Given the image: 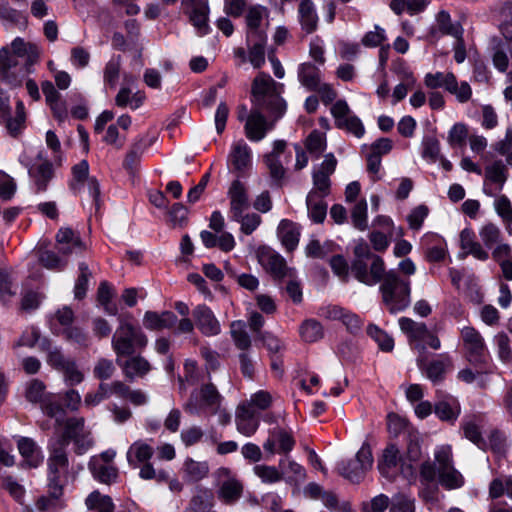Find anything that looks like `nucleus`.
I'll return each mask as SVG.
<instances>
[{
  "label": "nucleus",
  "mask_w": 512,
  "mask_h": 512,
  "mask_svg": "<svg viewBox=\"0 0 512 512\" xmlns=\"http://www.w3.org/2000/svg\"><path fill=\"white\" fill-rule=\"evenodd\" d=\"M299 226L288 219H282L277 227V236L287 251H293L300 239Z\"/></svg>",
  "instance_id": "obj_27"
},
{
  "label": "nucleus",
  "mask_w": 512,
  "mask_h": 512,
  "mask_svg": "<svg viewBox=\"0 0 512 512\" xmlns=\"http://www.w3.org/2000/svg\"><path fill=\"white\" fill-rule=\"evenodd\" d=\"M360 194H346V201L352 203L351 219L355 228L364 231L368 227L367 202L359 198Z\"/></svg>",
  "instance_id": "obj_32"
},
{
  "label": "nucleus",
  "mask_w": 512,
  "mask_h": 512,
  "mask_svg": "<svg viewBox=\"0 0 512 512\" xmlns=\"http://www.w3.org/2000/svg\"><path fill=\"white\" fill-rule=\"evenodd\" d=\"M264 107L252 106L244 126L246 137L252 142L261 141L268 131V121Z\"/></svg>",
  "instance_id": "obj_18"
},
{
  "label": "nucleus",
  "mask_w": 512,
  "mask_h": 512,
  "mask_svg": "<svg viewBox=\"0 0 512 512\" xmlns=\"http://www.w3.org/2000/svg\"><path fill=\"white\" fill-rule=\"evenodd\" d=\"M508 177L507 167L501 160L494 161L485 168V183L495 184L501 190Z\"/></svg>",
  "instance_id": "obj_41"
},
{
  "label": "nucleus",
  "mask_w": 512,
  "mask_h": 512,
  "mask_svg": "<svg viewBox=\"0 0 512 512\" xmlns=\"http://www.w3.org/2000/svg\"><path fill=\"white\" fill-rule=\"evenodd\" d=\"M151 146V142L147 145L141 146L140 143H133L131 149L127 152L123 160V168L132 176L133 182L135 181L134 170L140 161L141 153Z\"/></svg>",
  "instance_id": "obj_54"
},
{
  "label": "nucleus",
  "mask_w": 512,
  "mask_h": 512,
  "mask_svg": "<svg viewBox=\"0 0 512 512\" xmlns=\"http://www.w3.org/2000/svg\"><path fill=\"white\" fill-rule=\"evenodd\" d=\"M479 236L483 245L487 249H492L501 242L502 233L498 226L487 223L480 228Z\"/></svg>",
  "instance_id": "obj_55"
},
{
  "label": "nucleus",
  "mask_w": 512,
  "mask_h": 512,
  "mask_svg": "<svg viewBox=\"0 0 512 512\" xmlns=\"http://www.w3.org/2000/svg\"><path fill=\"white\" fill-rule=\"evenodd\" d=\"M295 444L296 441L290 429L276 426L269 430L263 449L271 456L275 454L287 456L294 449Z\"/></svg>",
  "instance_id": "obj_13"
},
{
  "label": "nucleus",
  "mask_w": 512,
  "mask_h": 512,
  "mask_svg": "<svg viewBox=\"0 0 512 512\" xmlns=\"http://www.w3.org/2000/svg\"><path fill=\"white\" fill-rule=\"evenodd\" d=\"M435 404V414L443 421L454 422L460 414V404L452 395L439 394Z\"/></svg>",
  "instance_id": "obj_29"
},
{
  "label": "nucleus",
  "mask_w": 512,
  "mask_h": 512,
  "mask_svg": "<svg viewBox=\"0 0 512 512\" xmlns=\"http://www.w3.org/2000/svg\"><path fill=\"white\" fill-rule=\"evenodd\" d=\"M55 427L56 437L66 447L70 440L75 443V451L81 455L87 452L93 442L92 439L85 435L83 432L84 419L83 418H64V421L60 425H53Z\"/></svg>",
  "instance_id": "obj_8"
},
{
  "label": "nucleus",
  "mask_w": 512,
  "mask_h": 512,
  "mask_svg": "<svg viewBox=\"0 0 512 512\" xmlns=\"http://www.w3.org/2000/svg\"><path fill=\"white\" fill-rule=\"evenodd\" d=\"M19 453L28 467L36 468L42 464L44 456L35 441L28 437H20L17 441Z\"/></svg>",
  "instance_id": "obj_26"
},
{
  "label": "nucleus",
  "mask_w": 512,
  "mask_h": 512,
  "mask_svg": "<svg viewBox=\"0 0 512 512\" xmlns=\"http://www.w3.org/2000/svg\"><path fill=\"white\" fill-rule=\"evenodd\" d=\"M417 366L427 379L437 384L442 382L446 373L452 370L453 363L448 353L438 354L436 358L429 362L420 354L417 358Z\"/></svg>",
  "instance_id": "obj_15"
},
{
  "label": "nucleus",
  "mask_w": 512,
  "mask_h": 512,
  "mask_svg": "<svg viewBox=\"0 0 512 512\" xmlns=\"http://www.w3.org/2000/svg\"><path fill=\"white\" fill-rule=\"evenodd\" d=\"M27 113L23 101L18 100L15 107V116H12V109L7 115L0 116V123L6 128L12 138H19L26 129Z\"/></svg>",
  "instance_id": "obj_21"
},
{
  "label": "nucleus",
  "mask_w": 512,
  "mask_h": 512,
  "mask_svg": "<svg viewBox=\"0 0 512 512\" xmlns=\"http://www.w3.org/2000/svg\"><path fill=\"white\" fill-rule=\"evenodd\" d=\"M434 459L435 463L434 466L436 468V472L453 466V455H452V448L448 444L439 445L434 450Z\"/></svg>",
  "instance_id": "obj_61"
},
{
  "label": "nucleus",
  "mask_w": 512,
  "mask_h": 512,
  "mask_svg": "<svg viewBox=\"0 0 512 512\" xmlns=\"http://www.w3.org/2000/svg\"><path fill=\"white\" fill-rule=\"evenodd\" d=\"M469 132L466 124L457 122L449 130L448 143L452 148H464L467 144Z\"/></svg>",
  "instance_id": "obj_53"
},
{
  "label": "nucleus",
  "mask_w": 512,
  "mask_h": 512,
  "mask_svg": "<svg viewBox=\"0 0 512 512\" xmlns=\"http://www.w3.org/2000/svg\"><path fill=\"white\" fill-rule=\"evenodd\" d=\"M284 90L283 83L275 81L269 73L260 71L251 83L250 102L252 106L264 107L273 121H279L287 111V102L282 97Z\"/></svg>",
  "instance_id": "obj_1"
},
{
  "label": "nucleus",
  "mask_w": 512,
  "mask_h": 512,
  "mask_svg": "<svg viewBox=\"0 0 512 512\" xmlns=\"http://www.w3.org/2000/svg\"><path fill=\"white\" fill-rule=\"evenodd\" d=\"M257 258L261 266L274 278L285 279L294 276V269L289 268L284 258L270 247H259Z\"/></svg>",
  "instance_id": "obj_14"
},
{
  "label": "nucleus",
  "mask_w": 512,
  "mask_h": 512,
  "mask_svg": "<svg viewBox=\"0 0 512 512\" xmlns=\"http://www.w3.org/2000/svg\"><path fill=\"white\" fill-rule=\"evenodd\" d=\"M230 333L237 348L247 350L250 347V336L246 331V324L243 321H233L231 323Z\"/></svg>",
  "instance_id": "obj_56"
},
{
  "label": "nucleus",
  "mask_w": 512,
  "mask_h": 512,
  "mask_svg": "<svg viewBox=\"0 0 512 512\" xmlns=\"http://www.w3.org/2000/svg\"><path fill=\"white\" fill-rule=\"evenodd\" d=\"M350 269L355 279L367 286L381 284L387 272L384 260L378 255L371 256L366 262L353 261Z\"/></svg>",
  "instance_id": "obj_11"
},
{
  "label": "nucleus",
  "mask_w": 512,
  "mask_h": 512,
  "mask_svg": "<svg viewBox=\"0 0 512 512\" xmlns=\"http://www.w3.org/2000/svg\"><path fill=\"white\" fill-rule=\"evenodd\" d=\"M89 469L93 477L101 483L110 484L118 477V469L114 465L102 463L97 457L91 458Z\"/></svg>",
  "instance_id": "obj_36"
},
{
  "label": "nucleus",
  "mask_w": 512,
  "mask_h": 512,
  "mask_svg": "<svg viewBox=\"0 0 512 512\" xmlns=\"http://www.w3.org/2000/svg\"><path fill=\"white\" fill-rule=\"evenodd\" d=\"M183 478L188 483H196L206 478L209 473L207 461H196L192 458H186L183 467Z\"/></svg>",
  "instance_id": "obj_35"
},
{
  "label": "nucleus",
  "mask_w": 512,
  "mask_h": 512,
  "mask_svg": "<svg viewBox=\"0 0 512 512\" xmlns=\"http://www.w3.org/2000/svg\"><path fill=\"white\" fill-rule=\"evenodd\" d=\"M252 159V150L243 139L232 144L227 157V168L235 179L227 192H247L246 180L252 172Z\"/></svg>",
  "instance_id": "obj_4"
},
{
  "label": "nucleus",
  "mask_w": 512,
  "mask_h": 512,
  "mask_svg": "<svg viewBox=\"0 0 512 512\" xmlns=\"http://www.w3.org/2000/svg\"><path fill=\"white\" fill-rule=\"evenodd\" d=\"M25 397L31 403H39L44 415L54 421L53 425H60L64 421L65 410L56 400L46 395L42 381L38 379L29 381L26 385Z\"/></svg>",
  "instance_id": "obj_6"
},
{
  "label": "nucleus",
  "mask_w": 512,
  "mask_h": 512,
  "mask_svg": "<svg viewBox=\"0 0 512 512\" xmlns=\"http://www.w3.org/2000/svg\"><path fill=\"white\" fill-rule=\"evenodd\" d=\"M420 246L430 262L442 261L447 254L445 240L436 233H426L420 240Z\"/></svg>",
  "instance_id": "obj_22"
},
{
  "label": "nucleus",
  "mask_w": 512,
  "mask_h": 512,
  "mask_svg": "<svg viewBox=\"0 0 512 512\" xmlns=\"http://www.w3.org/2000/svg\"><path fill=\"white\" fill-rule=\"evenodd\" d=\"M242 491V484L238 480L231 478L222 483L218 496L226 504H232L241 497Z\"/></svg>",
  "instance_id": "obj_45"
},
{
  "label": "nucleus",
  "mask_w": 512,
  "mask_h": 512,
  "mask_svg": "<svg viewBox=\"0 0 512 512\" xmlns=\"http://www.w3.org/2000/svg\"><path fill=\"white\" fill-rule=\"evenodd\" d=\"M223 397L213 384L203 385L199 390L192 392L184 406L191 415H219V421L226 424L230 421V415L222 409Z\"/></svg>",
  "instance_id": "obj_3"
},
{
  "label": "nucleus",
  "mask_w": 512,
  "mask_h": 512,
  "mask_svg": "<svg viewBox=\"0 0 512 512\" xmlns=\"http://www.w3.org/2000/svg\"><path fill=\"white\" fill-rule=\"evenodd\" d=\"M298 80L308 90L317 89L321 83V71L312 62H304L298 66Z\"/></svg>",
  "instance_id": "obj_38"
},
{
  "label": "nucleus",
  "mask_w": 512,
  "mask_h": 512,
  "mask_svg": "<svg viewBox=\"0 0 512 512\" xmlns=\"http://www.w3.org/2000/svg\"><path fill=\"white\" fill-rule=\"evenodd\" d=\"M253 472L265 484L278 483L283 479L279 466L257 464L253 467Z\"/></svg>",
  "instance_id": "obj_49"
},
{
  "label": "nucleus",
  "mask_w": 512,
  "mask_h": 512,
  "mask_svg": "<svg viewBox=\"0 0 512 512\" xmlns=\"http://www.w3.org/2000/svg\"><path fill=\"white\" fill-rule=\"evenodd\" d=\"M300 335L306 342H316L323 337V327L318 321L308 319L300 326Z\"/></svg>",
  "instance_id": "obj_59"
},
{
  "label": "nucleus",
  "mask_w": 512,
  "mask_h": 512,
  "mask_svg": "<svg viewBox=\"0 0 512 512\" xmlns=\"http://www.w3.org/2000/svg\"><path fill=\"white\" fill-rule=\"evenodd\" d=\"M306 205L309 217L316 223L324 221L327 213V205L321 194H307Z\"/></svg>",
  "instance_id": "obj_43"
},
{
  "label": "nucleus",
  "mask_w": 512,
  "mask_h": 512,
  "mask_svg": "<svg viewBox=\"0 0 512 512\" xmlns=\"http://www.w3.org/2000/svg\"><path fill=\"white\" fill-rule=\"evenodd\" d=\"M339 246L333 241L327 240L321 243L317 239H311L306 246V254L312 258L324 259L330 254L335 253Z\"/></svg>",
  "instance_id": "obj_40"
},
{
  "label": "nucleus",
  "mask_w": 512,
  "mask_h": 512,
  "mask_svg": "<svg viewBox=\"0 0 512 512\" xmlns=\"http://www.w3.org/2000/svg\"><path fill=\"white\" fill-rule=\"evenodd\" d=\"M86 505L89 510H96L97 512H113L114 510L112 499L98 491L89 494L86 498Z\"/></svg>",
  "instance_id": "obj_50"
},
{
  "label": "nucleus",
  "mask_w": 512,
  "mask_h": 512,
  "mask_svg": "<svg viewBox=\"0 0 512 512\" xmlns=\"http://www.w3.org/2000/svg\"><path fill=\"white\" fill-rule=\"evenodd\" d=\"M280 472L283 473V479L288 484H299L306 479L305 468L295 460L285 457L279 460Z\"/></svg>",
  "instance_id": "obj_30"
},
{
  "label": "nucleus",
  "mask_w": 512,
  "mask_h": 512,
  "mask_svg": "<svg viewBox=\"0 0 512 512\" xmlns=\"http://www.w3.org/2000/svg\"><path fill=\"white\" fill-rule=\"evenodd\" d=\"M436 21L438 28L443 35H449L456 38H461L462 27L460 24H453L449 12L441 10L438 12Z\"/></svg>",
  "instance_id": "obj_51"
},
{
  "label": "nucleus",
  "mask_w": 512,
  "mask_h": 512,
  "mask_svg": "<svg viewBox=\"0 0 512 512\" xmlns=\"http://www.w3.org/2000/svg\"><path fill=\"white\" fill-rule=\"evenodd\" d=\"M401 331L408 337L410 343H415L414 348L423 354L425 345L423 342L427 339L428 328L425 323L414 321L408 317H401L398 320Z\"/></svg>",
  "instance_id": "obj_19"
},
{
  "label": "nucleus",
  "mask_w": 512,
  "mask_h": 512,
  "mask_svg": "<svg viewBox=\"0 0 512 512\" xmlns=\"http://www.w3.org/2000/svg\"><path fill=\"white\" fill-rule=\"evenodd\" d=\"M151 369L149 362L141 356L131 357L123 364V372L129 379L145 376Z\"/></svg>",
  "instance_id": "obj_42"
},
{
  "label": "nucleus",
  "mask_w": 512,
  "mask_h": 512,
  "mask_svg": "<svg viewBox=\"0 0 512 512\" xmlns=\"http://www.w3.org/2000/svg\"><path fill=\"white\" fill-rule=\"evenodd\" d=\"M305 147L315 157H320L327 148L326 136L317 129L310 132L305 140Z\"/></svg>",
  "instance_id": "obj_48"
},
{
  "label": "nucleus",
  "mask_w": 512,
  "mask_h": 512,
  "mask_svg": "<svg viewBox=\"0 0 512 512\" xmlns=\"http://www.w3.org/2000/svg\"><path fill=\"white\" fill-rule=\"evenodd\" d=\"M389 512H415V499L406 493H398L392 497Z\"/></svg>",
  "instance_id": "obj_62"
},
{
  "label": "nucleus",
  "mask_w": 512,
  "mask_h": 512,
  "mask_svg": "<svg viewBox=\"0 0 512 512\" xmlns=\"http://www.w3.org/2000/svg\"><path fill=\"white\" fill-rule=\"evenodd\" d=\"M461 338L468 353L470 362H485L487 357V348L481 334L471 326H465L461 329Z\"/></svg>",
  "instance_id": "obj_17"
},
{
  "label": "nucleus",
  "mask_w": 512,
  "mask_h": 512,
  "mask_svg": "<svg viewBox=\"0 0 512 512\" xmlns=\"http://www.w3.org/2000/svg\"><path fill=\"white\" fill-rule=\"evenodd\" d=\"M40 349L47 352L48 364L59 371H61L70 361V359L65 358L60 349L56 346H53L51 341L47 338H44L41 341Z\"/></svg>",
  "instance_id": "obj_46"
},
{
  "label": "nucleus",
  "mask_w": 512,
  "mask_h": 512,
  "mask_svg": "<svg viewBox=\"0 0 512 512\" xmlns=\"http://www.w3.org/2000/svg\"><path fill=\"white\" fill-rule=\"evenodd\" d=\"M148 339L143 331L132 325L129 317H120L119 326L112 337V348L118 356H128L143 349Z\"/></svg>",
  "instance_id": "obj_5"
},
{
  "label": "nucleus",
  "mask_w": 512,
  "mask_h": 512,
  "mask_svg": "<svg viewBox=\"0 0 512 512\" xmlns=\"http://www.w3.org/2000/svg\"><path fill=\"white\" fill-rule=\"evenodd\" d=\"M28 174L35 184L37 191L44 192L48 188L49 182L55 176L53 163L49 160H44L41 163H33L28 168Z\"/></svg>",
  "instance_id": "obj_23"
},
{
  "label": "nucleus",
  "mask_w": 512,
  "mask_h": 512,
  "mask_svg": "<svg viewBox=\"0 0 512 512\" xmlns=\"http://www.w3.org/2000/svg\"><path fill=\"white\" fill-rule=\"evenodd\" d=\"M56 240L59 245V252L64 255L81 254L86 249V245L79 235L70 228L59 229Z\"/></svg>",
  "instance_id": "obj_24"
},
{
  "label": "nucleus",
  "mask_w": 512,
  "mask_h": 512,
  "mask_svg": "<svg viewBox=\"0 0 512 512\" xmlns=\"http://www.w3.org/2000/svg\"><path fill=\"white\" fill-rule=\"evenodd\" d=\"M503 495L512 499V475L496 477L489 484V497L491 499H498Z\"/></svg>",
  "instance_id": "obj_44"
},
{
  "label": "nucleus",
  "mask_w": 512,
  "mask_h": 512,
  "mask_svg": "<svg viewBox=\"0 0 512 512\" xmlns=\"http://www.w3.org/2000/svg\"><path fill=\"white\" fill-rule=\"evenodd\" d=\"M424 84L427 88L435 90L444 88L447 92H454L456 85V76L452 72L427 73L424 77Z\"/></svg>",
  "instance_id": "obj_37"
},
{
  "label": "nucleus",
  "mask_w": 512,
  "mask_h": 512,
  "mask_svg": "<svg viewBox=\"0 0 512 512\" xmlns=\"http://www.w3.org/2000/svg\"><path fill=\"white\" fill-rule=\"evenodd\" d=\"M436 478H438L440 485L448 490L459 489L465 483L463 475L454 465L436 472L434 464L430 461H425L420 468L421 482L426 484L434 483Z\"/></svg>",
  "instance_id": "obj_10"
},
{
  "label": "nucleus",
  "mask_w": 512,
  "mask_h": 512,
  "mask_svg": "<svg viewBox=\"0 0 512 512\" xmlns=\"http://www.w3.org/2000/svg\"><path fill=\"white\" fill-rule=\"evenodd\" d=\"M264 162L269 169L271 182L274 188L280 189L284 184L285 169L279 159L273 156H264Z\"/></svg>",
  "instance_id": "obj_52"
},
{
  "label": "nucleus",
  "mask_w": 512,
  "mask_h": 512,
  "mask_svg": "<svg viewBox=\"0 0 512 512\" xmlns=\"http://www.w3.org/2000/svg\"><path fill=\"white\" fill-rule=\"evenodd\" d=\"M177 323V316L171 311L157 313L147 311L143 317V325L148 330L170 329Z\"/></svg>",
  "instance_id": "obj_28"
},
{
  "label": "nucleus",
  "mask_w": 512,
  "mask_h": 512,
  "mask_svg": "<svg viewBox=\"0 0 512 512\" xmlns=\"http://www.w3.org/2000/svg\"><path fill=\"white\" fill-rule=\"evenodd\" d=\"M373 455L370 445L364 442L354 459L343 460L337 465L340 475L351 482L358 483L373 466Z\"/></svg>",
  "instance_id": "obj_9"
},
{
  "label": "nucleus",
  "mask_w": 512,
  "mask_h": 512,
  "mask_svg": "<svg viewBox=\"0 0 512 512\" xmlns=\"http://www.w3.org/2000/svg\"><path fill=\"white\" fill-rule=\"evenodd\" d=\"M195 325L205 336H216L221 326L213 311L206 305H198L192 311Z\"/></svg>",
  "instance_id": "obj_20"
},
{
  "label": "nucleus",
  "mask_w": 512,
  "mask_h": 512,
  "mask_svg": "<svg viewBox=\"0 0 512 512\" xmlns=\"http://www.w3.org/2000/svg\"><path fill=\"white\" fill-rule=\"evenodd\" d=\"M421 156L428 163H436L440 158V142L434 136H425L422 140Z\"/></svg>",
  "instance_id": "obj_57"
},
{
  "label": "nucleus",
  "mask_w": 512,
  "mask_h": 512,
  "mask_svg": "<svg viewBox=\"0 0 512 512\" xmlns=\"http://www.w3.org/2000/svg\"><path fill=\"white\" fill-rule=\"evenodd\" d=\"M154 454V449L151 445L143 440H137L129 447L126 453L128 464L137 468L140 464L148 462Z\"/></svg>",
  "instance_id": "obj_31"
},
{
  "label": "nucleus",
  "mask_w": 512,
  "mask_h": 512,
  "mask_svg": "<svg viewBox=\"0 0 512 512\" xmlns=\"http://www.w3.org/2000/svg\"><path fill=\"white\" fill-rule=\"evenodd\" d=\"M0 19L10 22L21 30L26 29L28 25V16L7 3L0 4Z\"/></svg>",
  "instance_id": "obj_47"
},
{
  "label": "nucleus",
  "mask_w": 512,
  "mask_h": 512,
  "mask_svg": "<svg viewBox=\"0 0 512 512\" xmlns=\"http://www.w3.org/2000/svg\"><path fill=\"white\" fill-rule=\"evenodd\" d=\"M367 334L375 340L379 345L380 349L389 352L394 347V340L385 331L381 330L376 325H369L367 328Z\"/></svg>",
  "instance_id": "obj_63"
},
{
  "label": "nucleus",
  "mask_w": 512,
  "mask_h": 512,
  "mask_svg": "<svg viewBox=\"0 0 512 512\" xmlns=\"http://www.w3.org/2000/svg\"><path fill=\"white\" fill-rule=\"evenodd\" d=\"M27 71L19 66L18 60L8 48L0 49V81L10 88L21 87Z\"/></svg>",
  "instance_id": "obj_12"
},
{
  "label": "nucleus",
  "mask_w": 512,
  "mask_h": 512,
  "mask_svg": "<svg viewBox=\"0 0 512 512\" xmlns=\"http://www.w3.org/2000/svg\"><path fill=\"white\" fill-rule=\"evenodd\" d=\"M184 13L188 15L189 22L196 29L198 36L203 37L211 32L209 25V6L207 1L182 0Z\"/></svg>",
  "instance_id": "obj_16"
},
{
  "label": "nucleus",
  "mask_w": 512,
  "mask_h": 512,
  "mask_svg": "<svg viewBox=\"0 0 512 512\" xmlns=\"http://www.w3.org/2000/svg\"><path fill=\"white\" fill-rule=\"evenodd\" d=\"M230 204V217L233 221H240L243 213L250 207L247 194H233Z\"/></svg>",
  "instance_id": "obj_64"
},
{
  "label": "nucleus",
  "mask_w": 512,
  "mask_h": 512,
  "mask_svg": "<svg viewBox=\"0 0 512 512\" xmlns=\"http://www.w3.org/2000/svg\"><path fill=\"white\" fill-rule=\"evenodd\" d=\"M399 460L400 456L398 448L395 445L387 446L378 462V469L380 473L387 478L393 477L396 473Z\"/></svg>",
  "instance_id": "obj_39"
},
{
  "label": "nucleus",
  "mask_w": 512,
  "mask_h": 512,
  "mask_svg": "<svg viewBox=\"0 0 512 512\" xmlns=\"http://www.w3.org/2000/svg\"><path fill=\"white\" fill-rule=\"evenodd\" d=\"M214 506V494L211 489L196 487L185 512H208Z\"/></svg>",
  "instance_id": "obj_33"
},
{
  "label": "nucleus",
  "mask_w": 512,
  "mask_h": 512,
  "mask_svg": "<svg viewBox=\"0 0 512 512\" xmlns=\"http://www.w3.org/2000/svg\"><path fill=\"white\" fill-rule=\"evenodd\" d=\"M464 436L477 445L479 448L485 446V441L482 437L480 426L476 418L467 419L462 424Z\"/></svg>",
  "instance_id": "obj_60"
},
{
  "label": "nucleus",
  "mask_w": 512,
  "mask_h": 512,
  "mask_svg": "<svg viewBox=\"0 0 512 512\" xmlns=\"http://www.w3.org/2000/svg\"><path fill=\"white\" fill-rule=\"evenodd\" d=\"M379 292L385 309L391 314L400 313L411 304V280L402 277L396 269L386 272Z\"/></svg>",
  "instance_id": "obj_2"
},
{
  "label": "nucleus",
  "mask_w": 512,
  "mask_h": 512,
  "mask_svg": "<svg viewBox=\"0 0 512 512\" xmlns=\"http://www.w3.org/2000/svg\"><path fill=\"white\" fill-rule=\"evenodd\" d=\"M298 14L301 27L307 34L317 30L319 18L312 0H301Z\"/></svg>",
  "instance_id": "obj_34"
},
{
  "label": "nucleus",
  "mask_w": 512,
  "mask_h": 512,
  "mask_svg": "<svg viewBox=\"0 0 512 512\" xmlns=\"http://www.w3.org/2000/svg\"><path fill=\"white\" fill-rule=\"evenodd\" d=\"M51 454L48 459V481L49 493L59 499L62 495L63 484L61 477L67 470L68 458L65 453V446L59 439L50 443Z\"/></svg>",
  "instance_id": "obj_7"
},
{
  "label": "nucleus",
  "mask_w": 512,
  "mask_h": 512,
  "mask_svg": "<svg viewBox=\"0 0 512 512\" xmlns=\"http://www.w3.org/2000/svg\"><path fill=\"white\" fill-rule=\"evenodd\" d=\"M236 426L239 433L246 437L255 434L259 427V418L254 409L248 405H239L236 412Z\"/></svg>",
  "instance_id": "obj_25"
},
{
  "label": "nucleus",
  "mask_w": 512,
  "mask_h": 512,
  "mask_svg": "<svg viewBox=\"0 0 512 512\" xmlns=\"http://www.w3.org/2000/svg\"><path fill=\"white\" fill-rule=\"evenodd\" d=\"M121 56H113L105 65L104 68V83L109 88H114L117 85L120 69H121Z\"/></svg>",
  "instance_id": "obj_58"
}]
</instances>
